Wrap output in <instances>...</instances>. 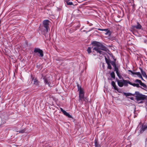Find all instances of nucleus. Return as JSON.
<instances>
[{
  "instance_id": "f257e3e1",
  "label": "nucleus",
  "mask_w": 147,
  "mask_h": 147,
  "mask_svg": "<svg viewBox=\"0 0 147 147\" xmlns=\"http://www.w3.org/2000/svg\"><path fill=\"white\" fill-rule=\"evenodd\" d=\"M92 44L94 45L95 47L93 48V50L96 51L100 54L102 53V52L100 50H103L107 52V49L100 43L96 41H94L92 43Z\"/></svg>"
},
{
  "instance_id": "f03ea898",
  "label": "nucleus",
  "mask_w": 147,
  "mask_h": 147,
  "mask_svg": "<svg viewBox=\"0 0 147 147\" xmlns=\"http://www.w3.org/2000/svg\"><path fill=\"white\" fill-rule=\"evenodd\" d=\"M50 21L47 20H45L43 21V26L42 28H40V30L42 32V33L46 37L47 33L49 30V24Z\"/></svg>"
},
{
  "instance_id": "7ed1b4c3",
  "label": "nucleus",
  "mask_w": 147,
  "mask_h": 147,
  "mask_svg": "<svg viewBox=\"0 0 147 147\" xmlns=\"http://www.w3.org/2000/svg\"><path fill=\"white\" fill-rule=\"evenodd\" d=\"M134 94L137 101H139L141 100H144L146 98V96L145 95L142 94L138 92H135Z\"/></svg>"
},
{
  "instance_id": "20e7f679",
  "label": "nucleus",
  "mask_w": 147,
  "mask_h": 147,
  "mask_svg": "<svg viewBox=\"0 0 147 147\" xmlns=\"http://www.w3.org/2000/svg\"><path fill=\"white\" fill-rule=\"evenodd\" d=\"M78 91H79V101H80V100H82L84 98V91L83 89L79 85H78Z\"/></svg>"
},
{
  "instance_id": "39448f33",
  "label": "nucleus",
  "mask_w": 147,
  "mask_h": 147,
  "mask_svg": "<svg viewBox=\"0 0 147 147\" xmlns=\"http://www.w3.org/2000/svg\"><path fill=\"white\" fill-rule=\"evenodd\" d=\"M34 53H38L39 54V56L42 57L43 56V51L38 48H35L34 51Z\"/></svg>"
},
{
  "instance_id": "423d86ee",
  "label": "nucleus",
  "mask_w": 147,
  "mask_h": 147,
  "mask_svg": "<svg viewBox=\"0 0 147 147\" xmlns=\"http://www.w3.org/2000/svg\"><path fill=\"white\" fill-rule=\"evenodd\" d=\"M113 67L114 68V71H116L117 76L119 79H121L122 77L120 74L118 67L116 65Z\"/></svg>"
},
{
  "instance_id": "0eeeda50",
  "label": "nucleus",
  "mask_w": 147,
  "mask_h": 147,
  "mask_svg": "<svg viewBox=\"0 0 147 147\" xmlns=\"http://www.w3.org/2000/svg\"><path fill=\"white\" fill-rule=\"evenodd\" d=\"M44 80V82L45 85H48L49 86H50L51 83L49 79L47 78H46L44 77L43 78Z\"/></svg>"
},
{
  "instance_id": "6e6552de",
  "label": "nucleus",
  "mask_w": 147,
  "mask_h": 147,
  "mask_svg": "<svg viewBox=\"0 0 147 147\" xmlns=\"http://www.w3.org/2000/svg\"><path fill=\"white\" fill-rule=\"evenodd\" d=\"M60 109L61 111L63 112L64 115L69 118L72 117L71 116L69 113H67L65 111L63 110L62 108H60Z\"/></svg>"
},
{
  "instance_id": "1a4fd4ad",
  "label": "nucleus",
  "mask_w": 147,
  "mask_h": 147,
  "mask_svg": "<svg viewBox=\"0 0 147 147\" xmlns=\"http://www.w3.org/2000/svg\"><path fill=\"white\" fill-rule=\"evenodd\" d=\"M135 82L136 83H139L141 86H142L144 88H146V86L144 84L142 83L140 80L137 79L135 80Z\"/></svg>"
},
{
  "instance_id": "9d476101",
  "label": "nucleus",
  "mask_w": 147,
  "mask_h": 147,
  "mask_svg": "<svg viewBox=\"0 0 147 147\" xmlns=\"http://www.w3.org/2000/svg\"><path fill=\"white\" fill-rule=\"evenodd\" d=\"M117 82L118 85L120 87H122L123 86V80H117Z\"/></svg>"
},
{
  "instance_id": "9b49d317",
  "label": "nucleus",
  "mask_w": 147,
  "mask_h": 147,
  "mask_svg": "<svg viewBox=\"0 0 147 147\" xmlns=\"http://www.w3.org/2000/svg\"><path fill=\"white\" fill-rule=\"evenodd\" d=\"M123 85H124L125 86H127L128 84H129L130 85L132 84L131 83L128 81L123 79Z\"/></svg>"
},
{
  "instance_id": "f8f14e48",
  "label": "nucleus",
  "mask_w": 147,
  "mask_h": 147,
  "mask_svg": "<svg viewBox=\"0 0 147 147\" xmlns=\"http://www.w3.org/2000/svg\"><path fill=\"white\" fill-rule=\"evenodd\" d=\"M134 74L137 75L139 78H141L142 80H143V78L142 77L141 74L139 72H135V73H134Z\"/></svg>"
},
{
  "instance_id": "ddd939ff",
  "label": "nucleus",
  "mask_w": 147,
  "mask_h": 147,
  "mask_svg": "<svg viewBox=\"0 0 147 147\" xmlns=\"http://www.w3.org/2000/svg\"><path fill=\"white\" fill-rule=\"evenodd\" d=\"M133 27L137 29H140L141 28L142 26L138 22L137 25L134 26Z\"/></svg>"
},
{
  "instance_id": "4468645a",
  "label": "nucleus",
  "mask_w": 147,
  "mask_h": 147,
  "mask_svg": "<svg viewBox=\"0 0 147 147\" xmlns=\"http://www.w3.org/2000/svg\"><path fill=\"white\" fill-rule=\"evenodd\" d=\"M147 128V124L146 125L142 126V128L141 129V132H143L144 131L146 130Z\"/></svg>"
},
{
  "instance_id": "2eb2a0df",
  "label": "nucleus",
  "mask_w": 147,
  "mask_h": 147,
  "mask_svg": "<svg viewBox=\"0 0 147 147\" xmlns=\"http://www.w3.org/2000/svg\"><path fill=\"white\" fill-rule=\"evenodd\" d=\"M140 71H141V73H142V75L144 77H146L147 76L146 75V73L145 72H144V71L142 69H141V68H140Z\"/></svg>"
},
{
  "instance_id": "dca6fc26",
  "label": "nucleus",
  "mask_w": 147,
  "mask_h": 147,
  "mask_svg": "<svg viewBox=\"0 0 147 147\" xmlns=\"http://www.w3.org/2000/svg\"><path fill=\"white\" fill-rule=\"evenodd\" d=\"M98 30H99L101 31H105V32H106L107 33H105V34H108V33L109 32L108 29H101L98 28Z\"/></svg>"
},
{
  "instance_id": "f3484780",
  "label": "nucleus",
  "mask_w": 147,
  "mask_h": 147,
  "mask_svg": "<svg viewBox=\"0 0 147 147\" xmlns=\"http://www.w3.org/2000/svg\"><path fill=\"white\" fill-rule=\"evenodd\" d=\"M95 147H100V145L98 143L97 140H95Z\"/></svg>"
},
{
  "instance_id": "a211bd4d",
  "label": "nucleus",
  "mask_w": 147,
  "mask_h": 147,
  "mask_svg": "<svg viewBox=\"0 0 147 147\" xmlns=\"http://www.w3.org/2000/svg\"><path fill=\"white\" fill-rule=\"evenodd\" d=\"M65 2L68 5H73V3L71 2L69 0H66Z\"/></svg>"
},
{
  "instance_id": "6ab92c4d",
  "label": "nucleus",
  "mask_w": 147,
  "mask_h": 147,
  "mask_svg": "<svg viewBox=\"0 0 147 147\" xmlns=\"http://www.w3.org/2000/svg\"><path fill=\"white\" fill-rule=\"evenodd\" d=\"M33 80L34 84L36 85H37L38 84L39 82L36 79H33Z\"/></svg>"
},
{
  "instance_id": "aec40b11",
  "label": "nucleus",
  "mask_w": 147,
  "mask_h": 147,
  "mask_svg": "<svg viewBox=\"0 0 147 147\" xmlns=\"http://www.w3.org/2000/svg\"><path fill=\"white\" fill-rule=\"evenodd\" d=\"M123 94L124 95L126 96H130L133 95V94L131 93H126L125 92H124Z\"/></svg>"
},
{
  "instance_id": "412c9836",
  "label": "nucleus",
  "mask_w": 147,
  "mask_h": 147,
  "mask_svg": "<svg viewBox=\"0 0 147 147\" xmlns=\"http://www.w3.org/2000/svg\"><path fill=\"white\" fill-rule=\"evenodd\" d=\"M110 75L112 78H115V74L113 71L110 74Z\"/></svg>"
},
{
  "instance_id": "4be33fe9",
  "label": "nucleus",
  "mask_w": 147,
  "mask_h": 147,
  "mask_svg": "<svg viewBox=\"0 0 147 147\" xmlns=\"http://www.w3.org/2000/svg\"><path fill=\"white\" fill-rule=\"evenodd\" d=\"M105 60L106 63L107 64H110L111 61L110 60L107 59L106 57H105Z\"/></svg>"
},
{
  "instance_id": "5701e85b",
  "label": "nucleus",
  "mask_w": 147,
  "mask_h": 147,
  "mask_svg": "<svg viewBox=\"0 0 147 147\" xmlns=\"http://www.w3.org/2000/svg\"><path fill=\"white\" fill-rule=\"evenodd\" d=\"M111 63L113 66V67H114L116 65L115 63V59H114V61H111Z\"/></svg>"
},
{
  "instance_id": "b1692460",
  "label": "nucleus",
  "mask_w": 147,
  "mask_h": 147,
  "mask_svg": "<svg viewBox=\"0 0 147 147\" xmlns=\"http://www.w3.org/2000/svg\"><path fill=\"white\" fill-rule=\"evenodd\" d=\"M132 84H131V85L134 86H136L138 87H139V85L138 84H135V83H132Z\"/></svg>"
},
{
  "instance_id": "393cba45",
  "label": "nucleus",
  "mask_w": 147,
  "mask_h": 147,
  "mask_svg": "<svg viewBox=\"0 0 147 147\" xmlns=\"http://www.w3.org/2000/svg\"><path fill=\"white\" fill-rule=\"evenodd\" d=\"M25 131H26L25 129H24L18 132H19V133H23L25 132Z\"/></svg>"
},
{
  "instance_id": "a878e982",
  "label": "nucleus",
  "mask_w": 147,
  "mask_h": 147,
  "mask_svg": "<svg viewBox=\"0 0 147 147\" xmlns=\"http://www.w3.org/2000/svg\"><path fill=\"white\" fill-rule=\"evenodd\" d=\"M87 51L88 53H90L91 52V48L90 47H88L87 49Z\"/></svg>"
},
{
  "instance_id": "bb28decb",
  "label": "nucleus",
  "mask_w": 147,
  "mask_h": 147,
  "mask_svg": "<svg viewBox=\"0 0 147 147\" xmlns=\"http://www.w3.org/2000/svg\"><path fill=\"white\" fill-rule=\"evenodd\" d=\"M115 86H113V87L114 88L115 90H117V91L118 92H120L118 91V88H117V87L116 86V85H115Z\"/></svg>"
},
{
  "instance_id": "cd10ccee",
  "label": "nucleus",
  "mask_w": 147,
  "mask_h": 147,
  "mask_svg": "<svg viewBox=\"0 0 147 147\" xmlns=\"http://www.w3.org/2000/svg\"><path fill=\"white\" fill-rule=\"evenodd\" d=\"M108 65L107 68L109 69H112V67L111 66L110 64H109Z\"/></svg>"
},
{
  "instance_id": "c85d7f7f",
  "label": "nucleus",
  "mask_w": 147,
  "mask_h": 147,
  "mask_svg": "<svg viewBox=\"0 0 147 147\" xmlns=\"http://www.w3.org/2000/svg\"><path fill=\"white\" fill-rule=\"evenodd\" d=\"M111 84L113 86H115V85H116L115 83V82L114 81H112Z\"/></svg>"
},
{
  "instance_id": "c756f323",
  "label": "nucleus",
  "mask_w": 147,
  "mask_h": 147,
  "mask_svg": "<svg viewBox=\"0 0 147 147\" xmlns=\"http://www.w3.org/2000/svg\"><path fill=\"white\" fill-rule=\"evenodd\" d=\"M129 71L131 72V73L133 74H134V73H135V72H133L131 70H129Z\"/></svg>"
},
{
  "instance_id": "7c9ffc66",
  "label": "nucleus",
  "mask_w": 147,
  "mask_h": 147,
  "mask_svg": "<svg viewBox=\"0 0 147 147\" xmlns=\"http://www.w3.org/2000/svg\"><path fill=\"white\" fill-rule=\"evenodd\" d=\"M129 71L131 72V73L133 74H134V73H135V72H133L131 70H129Z\"/></svg>"
},
{
  "instance_id": "2f4dec72",
  "label": "nucleus",
  "mask_w": 147,
  "mask_h": 147,
  "mask_svg": "<svg viewBox=\"0 0 147 147\" xmlns=\"http://www.w3.org/2000/svg\"><path fill=\"white\" fill-rule=\"evenodd\" d=\"M143 102L142 101H141L140 102H138V103H142Z\"/></svg>"
},
{
  "instance_id": "473e14b6",
  "label": "nucleus",
  "mask_w": 147,
  "mask_h": 147,
  "mask_svg": "<svg viewBox=\"0 0 147 147\" xmlns=\"http://www.w3.org/2000/svg\"><path fill=\"white\" fill-rule=\"evenodd\" d=\"M133 98H134L133 97H131V99L132 100H133Z\"/></svg>"
},
{
  "instance_id": "72a5a7b5",
  "label": "nucleus",
  "mask_w": 147,
  "mask_h": 147,
  "mask_svg": "<svg viewBox=\"0 0 147 147\" xmlns=\"http://www.w3.org/2000/svg\"><path fill=\"white\" fill-rule=\"evenodd\" d=\"M1 23V20H0V24Z\"/></svg>"
},
{
  "instance_id": "f704fd0d",
  "label": "nucleus",
  "mask_w": 147,
  "mask_h": 147,
  "mask_svg": "<svg viewBox=\"0 0 147 147\" xmlns=\"http://www.w3.org/2000/svg\"><path fill=\"white\" fill-rule=\"evenodd\" d=\"M122 78V79H123V78H122H122Z\"/></svg>"
}]
</instances>
